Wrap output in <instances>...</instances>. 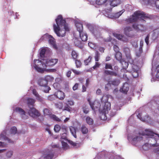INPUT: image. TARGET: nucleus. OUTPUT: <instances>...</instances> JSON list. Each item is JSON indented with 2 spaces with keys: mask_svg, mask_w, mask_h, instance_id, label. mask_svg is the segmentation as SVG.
<instances>
[{
  "mask_svg": "<svg viewBox=\"0 0 159 159\" xmlns=\"http://www.w3.org/2000/svg\"><path fill=\"white\" fill-rule=\"evenodd\" d=\"M100 57V54L99 52L97 51L95 52V55L94 56L95 60L96 61H98Z\"/></svg>",
  "mask_w": 159,
  "mask_h": 159,
  "instance_id": "ea45409f",
  "label": "nucleus"
},
{
  "mask_svg": "<svg viewBox=\"0 0 159 159\" xmlns=\"http://www.w3.org/2000/svg\"><path fill=\"white\" fill-rule=\"evenodd\" d=\"M74 103L73 101L71 100H68L65 104L69 106H71L74 105Z\"/></svg>",
  "mask_w": 159,
  "mask_h": 159,
  "instance_id": "09e8293b",
  "label": "nucleus"
},
{
  "mask_svg": "<svg viewBox=\"0 0 159 159\" xmlns=\"http://www.w3.org/2000/svg\"><path fill=\"white\" fill-rule=\"evenodd\" d=\"M13 152L12 150L8 151L6 154V156L8 158H10L13 155Z\"/></svg>",
  "mask_w": 159,
  "mask_h": 159,
  "instance_id": "f704fd0d",
  "label": "nucleus"
},
{
  "mask_svg": "<svg viewBox=\"0 0 159 159\" xmlns=\"http://www.w3.org/2000/svg\"><path fill=\"white\" fill-rule=\"evenodd\" d=\"M70 131L71 132L72 134L74 136V137L75 138H76V132H75V129L73 128H72V129L71 128H70Z\"/></svg>",
  "mask_w": 159,
  "mask_h": 159,
  "instance_id": "4d7b16f0",
  "label": "nucleus"
},
{
  "mask_svg": "<svg viewBox=\"0 0 159 159\" xmlns=\"http://www.w3.org/2000/svg\"><path fill=\"white\" fill-rule=\"evenodd\" d=\"M80 38L83 41H85L88 39L87 34L83 32L79 33Z\"/></svg>",
  "mask_w": 159,
  "mask_h": 159,
  "instance_id": "6ab92c4d",
  "label": "nucleus"
},
{
  "mask_svg": "<svg viewBox=\"0 0 159 159\" xmlns=\"http://www.w3.org/2000/svg\"><path fill=\"white\" fill-rule=\"evenodd\" d=\"M56 98L55 94L54 95H51L48 97V99L50 101H53Z\"/></svg>",
  "mask_w": 159,
  "mask_h": 159,
  "instance_id": "8fccbe9b",
  "label": "nucleus"
},
{
  "mask_svg": "<svg viewBox=\"0 0 159 159\" xmlns=\"http://www.w3.org/2000/svg\"><path fill=\"white\" fill-rule=\"evenodd\" d=\"M149 2L148 4H150L151 5L154 6L157 8L159 9V0L155 1V0H149Z\"/></svg>",
  "mask_w": 159,
  "mask_h": 159,
  "instance_id": "dca6fc26",
  "label": "nucleus"
},
{
  "mask_svg": "<svg viewBox=\"0 0 159 159\" xmlns=\"http://www.w3.org/2000/svg\"><path fill=\"white\" fill-rule=\"evenodd\" d=\"M54 156L53 154L51 151L48 150L43 151L42 157L43 159H51Z\"/></svg>",
  "mask_w": 159,
  "mask_h": 159,
  "instance_id": "1a4fd4ad",
  "label": "nucleus"
},
{
  "mask_svg": "<svg viewBox=\"0 0 159 159\" xmlns=\"http://www.w3.org/2000/svg\"><path fill=\"white\" fill-rule=\"evenodd\" d=\"M92 59V57L91 56H89L87 59L84 61V64L85 65H87L88 63L91 61Z\"/></svg>",
  "mask_w": 159,
  "mask_h": 159,
  "instance_id": "de8ad7c7",
  "label": "nucleus"
},
{
  "mask_svg": "<svg viewBox=\"0 0 159 159\" xmlns=\"http://www.w3.org/2000/svg\"><path fill=\"white\" fill-rule=\"evenodd\" d=\"M153 152L158 156H159V147L153 149Z\"/></svg>",
  "mask_w": 159,
  "mask_h": 159,
  "instance_id": "3c124183",
  "label": "nucleus"
},
{
  "mask_svg": "<svg viewBox=\"0 0 159 159\" xmlns=\"http://www.w3.org/2000/svg\"><path fill=\"white\" fill-rule=\"evenodd\" d=\"M26 101L27 105L30 108L33 107L34 106V103L35 102L34 99L31 98H28L27 99Z\"/></svg>",
  "mask_w": 159,
  "mask_h": 159,
  "instance_id": "ddd939ff",
  "label": "nucleus"
},
{
  "mask_svg": "<svg viewBox=\"0 0 159 159\" xmlns=\"http://www.w3.org/2000/svg\"><path fill=\"white\" fill-rule=\"evenodd\" d=\"M143 136L146 135L150 139H154L155 140V143L149 144L146 143L143 146V148L144 150L148 151L152 147H155L159 146V143H157L158 138H159V134L154 133L151 131L150 129H146L144 132H143L141 134Z\"/></svg>",
  "mask_w": 159,
  "mask_h": 159,
  "instance_id": "f03ea898",
  "label": "nucleus"
},
{
  "mask_svg": "<svg viewBox=\"0 0 159 159\" xmlns=\"http://www.w3.org/2000/svg\"><path fill=\"white\" fill-rule=\"evenodd\" d=\"M46 52V50L44 48L42 49L40 52V56L41 57H44Z\"/></svg>",
  "mask_w": 159,
  "mask_h": 159,
  "instance_id": "c03bdc74",
  "label": "nucleus"
},
{
  "mask_svg": "<svg viewBox=\"0 0 159 159\" xmlns=\"http://www.w3.org/2000/svg\"><path fill=\"white\" fill-rule=\"evenodd\" d=\"M50 117L54 120L60 122L61 121V120L56 115L54 114H52V115L50 116Z\"/></svg>",
  "mask_w": 159,
  "mask_h": 159,
  "instance_id": "58836bf2",
  "label": "nucleus"
},
{
  "mask_svg": "<svg viewBox=\"0 0 159 159\" xmlns=\"http://www.w3.org/2000/svg\"><path fill=\"white\" fill-rule=\"evenodd\" d=\"M56 97L60 100H63L65 97L64 93L61 91H58L55 93Z\"/></svg>",
  "mask_w": 159,
  "mask_h": 159,
  "instance_id": "4468645a",
  "label": "nucleus"
},
{
  "mask_svg": "<svg viewBox=\"0 0 159 159\" xmlns=\"http://www.w3.org/2000/svg\"><path fill=\"white\" fill-rule=\"evenodd\" d=\"M125 10H123L121 11H120L115 14V16L116 17L118 18L123 13L124 11Z\"/></svg>",
  "mask_w": 159,
  "mask_h": 159,
  "instance_id": "052dcab7",
  "label": "nucleus"
},
{
  "mask_svg": "<svg viewBox=\"0 0 159 159\" xmlns=\"http://www.w3.org/2000/svg\"><path fill=\"white\" fill-rule=\"evenodd\" d=\"M123 51L126 57H130V50L129 48L127 47L125 48H124Z\"/></svg>",
  "mask_w": 159,
  "mask_h": 159,
  "instance_id": "c85d7f7f",
  "label": "nucleus"
},
{
  "mask_svg": "<svg viewBox=\"0 0 159 159\" xmlns=\"http://www.w3.org/2000/svg\"><path fill=\"white\" fill-rule=\"evenodd\" d=\"M156 73V76L157 78H159V65H157L155 70Z\"/></svg>",
  "mask_w": 159,
  "mask_h": 159,
  "instance_id": "a18cd8bd",
  "label": "nucleus"
},
{
  "mask_svg": "<svg viewBox=\"0 0 159 159\" xmlns=\"http://www.w3.org/2000/svg\"><path fill=\"white\" fill-rule=\"evenodd\" d=\"M48 42L49 43L52 45L53 47L56 49H57V47L55 44V41H54V39L52 36V38H50V39H49Z\"/></svg>",
  "mask_w": 159,
  "mask_h": 159,
  "instance_id": "4be33fe9",
  "label": "nucleus"
},
{
  "mask_svg": "<svg viewBox=\"0 0 159 159\" xmlns=\"http://www.w3.org/2000/svg\"><path fill=\"white\" fill-rule=\"evenodd\" d=\"M16 112L19 113L21 117L24 119H27L28 116L25 114L24 110L20 107H16L15 109Z\"/></svg>",
  "mask_w": 159,
  "mask_h": 159,
  "instance_id": "9d476101",
  "label": "nucleus"
},
{
  "mask_svg": "<svg viewBox=\"0 0 159 159\" xmlns=\"http://www.w3.org/2000/svg\"><path fill=\"white\" fill-rule=\"evenodd\" d=\"M60 108L62 109L63 111L66 110L69 112H70L71 110V108L66 104V106L64 107H61Z\"/></svg>",
  "mask_w": 159,
  "mask_h": 159,
  "instance_id": "4c0bfd02",
  "label": "nucleus"
},
{
  "mask_svg": "<svg viewBox=\"0 0 159 159\" xmlns=\"http://www.w3.org/2000/svg\"><path fill=\"white\" fill-rule=\"evenodd\" d=\"M17 132L16 128L15 126H13L11 128V134H15Z\"/></svg>",
  "mask_w": 159,
  "mask_h": 159,
  "instance_id": "79ce46f5",
  "label": "nucleus"
},
{
  "mask_svg": "<svg viewBox=\"0 0 159 159\" xmlns=\"http://www.w3.org/2000/svg\"><path fill=\"white\" fill-rule=\"evenodd\" d=\"M100 65V64L98 61H96L95 65L93 66V69H95L97 67H99Z\"/></svg>",
  "mask_w": 159,
  "mask_h": 159,
  "instance_id": "e2e57ef3",
  "label": "nucleus"
},
{
  "mask_svg": "<svg viewBox=\"0 0 159 159\" xmlns=\"http://www.w3.org/2000/svg\"><path fill=\"white\" fill-rule=\"evenodd\" d=\"M5 132H2L0 135V138H2L5 140H7L8 139V138L5 135Z\"/></svg>",
  "mask_w": 159,
  "mask_h": 159,
  "instance_id": "13d9d810",
  "label": "nucleus"
},
{
  "mask_svg": "<svg viewBox=\"0 0 159 159\" xmlns=\"http://www.w3.org/2000/svg\"><path fill=\"white\" fill-rule=\"evenodd\" d=\"M58 61V59H48L46 60H43L42 63L43 67L48 66H52L55 65Z\"/></svg>",
  "mask_w": 159,
  "mask_h": 159,
  "instance_id": "423d86ee",
  "label": "nucleus"
},
{
  "mask_svg": "<svg viewBox=\"0 0 159 159\" xmlns=\"http://www.w3.org/2000/svg\"><path fill=\"white\" fill-rule=\"evenodd\" d=\"M109 5H107L105 10L107 12H110L113 7L116 6L120 3V0H109Z\"/></svg>",
  "mask_w": 159,
  "mask_h": 159,
  "instance_id": "39448f33",
  "label": "nucleus"
},
{
  "mask_svg": "<svg viewBox=\"0 0 159 159\" xmlns=\"http://www.w3.org/2000/svg\"><path fill=\"white\" fill-rule=\"evenodd\" d=\"M115 57L117 60L120 61V62L122 60L121 53L120 52H116L115 55Z\"/></svg>",
  "mask_w": 159,
  "mask_h": 159,
  "instance_id": "393cba45",
  "label": "nucleus"
},
{
  "mask_svg": "<svg viewBox=\"0 0 159 159\" xmlns=\"http://www.w3.org/2000/svg\"><path fill=\"white\" fill-rule=\"evenodd\" d=\"M149 36H150L148 34L147 36L146 37L145 39V41L147 45H148L149 43Z\"/></svg>",
  "mask_w": 159,
  "mask_h": 159,
  "instance_id": "0e129e2a",
  "label": "nucleus"
},
{
  "mask_svg": "<svg viewBox=\"0 0 159 159\" xmlns=\"http://www.w3.org/2000/svg\"><path fill=\"white\" fill-rule=\"evenodd\" d=\"M54 131L56 132H58L61 129L63 130V131L64 132V134H66L65 132H66V128L65 126L62 127L61 128V126L58 125H56L54 126Z\"/></svg>",
  "mask_w": 159,
  "mask_h": 159,
  "instance_id": "2eb2a0df",
  "label": "nucleus"
},
{
  "mask_svg": "<svg viewBox=\"0 0 159 159\" xmlns=\"http://www.w3.org/2000/svg\"><path fill=\"white\" fill-rule=\"evenodd\" d=\"M120 62L122 64V67L123 69H125L127 68L129 65L128 63L122 60Z\"/></svg>",
  "mask_w": 159,
  "mask_h": 159,
  "instance_id": "473e14b6",
  "label": "nucleus"
},
{
  "mask_svg": "<svg viewBox=\"0 0 159 159\" xmlns=\"http://www.w3.org/2000/svg\"><path fill=\"white\" fill-rule=\"evenodd\" d=\"M132 27L137 31H144V26L142 25H137L136 23H134L132 25Z\"/></svg>",
  "mask_w": 159,
  "mask_h": 159,
  "instance_id": "9b49d317",
  "label": "nucleus"
},
{
  "mask_svg": "<svg viewBox=\"0 0 159 159\" xmlns=\"http://www.w3.org/2000/svg\"><path fill=\"white\" fill-rule=\"evenodd\" d=\"M113 49L116 53L119 52V47L116 45H114Z\"/></svg>",
  "mask_w": 159,
  "mask_h": 159,
  "instance_id": "680f3d73",
  "label": "nucleus"
},
{
  "mask_svg": "<svg viewBox=\"0 0 159 159\" xmlns=\"http://www.w3.org/2000/svg\"><path fill=\"white\" fill-rule=\"evenodd\" d=\"M71 55L73 58L74 59H76L78 57V54L75 50H72L71 52Z\"/></svg>",
  "mask_w": 159,
  "mask_h": 159,
  "instance_id": "37998d69",
  "label": "nucleus"
},
{
  "mask_svg": "<svg viewBox=\"0 0 159 159\" xmlns=\"http://www.w3.org/2000/svg\"><path fill=\"white\" fill-rule=\"evenodd\" d=\"M50 38H52V36L49 35L48 34H46L41 38L40 40L43 41H47V40L48 41Z\"/></svg>",
  "mask_w": 159,
  "mask_h": 159,
  "instance_id": "b1692460",
  "label": "nucleus"
},
{
  "mask_svg": "<svg viewBox=\"0 0 159 159\" xmlns=\"http://www.w3.org/2000/svg\"><path fill=\"white\" fill-rule=\"evenodd\" d=\"M34 67L37 71L41 73H43L44 71L46 70L42 68L41 67H38V66L35 64L34 65Z\"/></svg>",
  "mask_w": 159,
  "mask_h": 159,
  "instance_id": "c756f323",
  "label": "nucleus"
},
{
  "mask_svg": "<svg viewBox=\"0 0 159 159\" xmlns=\"http://www.w3.org/2000/svg\"><path fill=\"white\" fill-rule=\"evenodd\" d=\"M32 91L33 94L35 96L37 100L41 102L43 101V98L40 97L35 89H33Z\"/></svg>",
  "mask_w": 159,
  "mask_h": 159,
  "instance_id": "f3484780",
  "label": "nucleus"
},
{
  "mask_svg": "<svg viewBox=\"0 0 159 159\" xmlns=\"http://www.w3.org/2000/svg\"><path fill=\"white\" fill-rule=\"evenodd\" d=\"M149 18V17L143 11H136L134 14L130 16V17L126 19L125 21L129 23H133L137 22L139 20L145 21V19Z\"/></svg>",
  "mask_w": 159,
  "mask_h": 159,
  "instance_id": "7ed1b4c3",
  "label": "nucleus"
},
{
  "mask_svg": "<svg viewBox=\"0 0 159 159\" xmlns=\"http://www.w3.org/2000/svg\"><path fill=\"white\" fill-rule=\"evenodd\" d=\"M80 130L82 134H86L88 132V128L84 125H83L82 126Z\"/></svg>",
  "mask_w": 159,
  "mask_h": 159,
  "instance_id": "a878e982",
  "label": "nucleus"
},
{
  "mask_svg": "<svg viewBox=\"0 0 159 159\" xmlns=\"http://www.w3.org/2000/svg\"><path fill=\"white\" fill-rule=\"evenodd\" d=\"M88 27L90 30L93 32L94 34L96 36H100V34L99 32H98L96 30H94L93 29V27L91 25H88Z\"/></svg>",
  "mask_w": 159,
  "mask_h": 159,
  "instance_id": "a211bd4d",
  "label": "nucleus"
},
{
  "mask_svg": "<svg viewBox=\"0 0 159 159\" xmlns=\"http://www.w3.org/2000/svg\"><path fill=\"white\" fill-rule=\"evenodd\" d=\"M86 121L87 124L89 125H92L93 124V119L89 116L86 118Z\"/></svg>",
  "mask_w": 159,
  "mask_h": 159,
  "instance_id": "c9c22d12",
  "label": "nucleus"
},
{
  "mask_svg": "<svg viewBox=\"0 0 159 159\" xmlns=\"http://www.w3.org/2000/svg\"><path fill=\"white\" fill-rule=\"evenodd\" d=\"M43 112L44 115L45 116H50L52 115V113L49 109L47 108H45L43 110Z\"/></svg>",
  "mask_w": 159,
  "mask_h": 159,
  "instance_id": "2f4dec72",
  "label": "nucleus"
},
{
  "mask_svg": "<svg viewBox=\"0 0 159 159\" xmlns=\"http://www.w3.org/2000/svg\"><path fill=\"white\" fill-rule=\"evenodd\" d=\"M111 72V71L110 70H105L104 71V74L107 75H110Z\"/></svg>",
  "mask_w": 159,
  "mask_h": 159,
  "instance_id": "774afa93",
  "label": "nucleus"
},
{
  "mask_svg": "<svg viewBox=\"0 0 159 159\" xmlns=\"http://www.w3.org/2000/svg\"><path fill=\"white\" fill-rule=\"evenodd\" d=\"M55 21L57 25H53V28L54 31L57 36L59 37H64L66 35V32L69 31L70 29L68 24L66 23L65 19H63L61 15H58Z\"/></svg>",
  "mask_w": 159,
  "mask_h": 159,
  "instance_id": "f257e3e1",
  "label": "nucleus"
},
{
  "mask_svg": "<svg viewBox=\"0 0 159 159\" xmlns=\"http://www.w3.org/2000/svg\"><path fill=\"white\" fill-rule=\"evenodd\" d=\"M75 64L77 68H79L80 67L81 65V63L80 61L78 60H75Z\"/></svg>",
  "mask_w": 159,
  "mask_h": 159,
  "instance_id": "864d4df0",
  "label": "nucleus"
},
{
  "mask_svg": "<svg viewBox=\"0 0 159 159\" xmlns=\"http://www.w3.org/2000/svg\"><path fill=\"white\" fill-rule=\"evenodd\" d=\"M38 84L42 87H44L47 89L46 90H45V92H47L50 89V88L48 86L47 83L44 79H40L38 81Z\"/></svg>",
  "mask_w": 159,
  "mask_h": 159,
  "instance_id": "6e6552de",
  "label": "nucleus"
},
{
  "mask_svg": "<svg viewBox=\"0 0 159 159\" xmlns=\"http://www.w3.org/2000/svg\"><path fill=\"white\" fill-rule=\"evenodd\" d=\"M108 0H96V3L98 5H102L105 3Z\"/></svg>",
  "mask_w": 159,
  "mask_h": 159,
  "instance_id": "e433bc0d",
  "label": "nucleus"
},
{
  "mask_svg": "<svg viewBox=\"0 0 159 159\" xmlns=\"http://www.w3.org/2000/svg\"><path fill=\"white\" fill-rule=\"evenodd\" d=\"M138 66L134 64H131V69L130 70V72H133V71H138L139 70Z\"/></svg>",
  "mask_w": 159,
  "mask_h": 159,
  "instance_id": "72a5a7b5",
  "label": "nucleus"
},
{
  "mask_svg": "<svg viewBox=\"0 0 159 159\" xmlns=\"http://www.w3.org/2000/svg\"><path fill=\"white\" fill-rule=\"evenodd\" d=\"M132 28L130 26H127L124 29V31L125 33L128 32H129L132 31Z\"/></svg>",
  "mask_w": 159,
  "mask_h": 159,
  "instance_id": "6e6d98bb",
  "label": "nucleus"
},
{
  "mask_svg": "<svg viewBox=\"0 0 159 159\" xmlns=\"http://www.w3.org/2000/svg\"><path fill=\"white\" fill-rule=\"evenodd\" d=\"M108 95H104L101 98V101L102 103H104L105 105L102 110V113L101 114L100 118L102 120H106L107 119L106 114H108L109 110L111 109V104L110 102H108Z\"/></svg>",
  "mask_w": 159,
  "mask_h": 159,
  "instance_id": "20e7f679",
  "label": "nucleus"
},
{
  "mask_svg": "<svg viewBox=\"0 0 159 159\" xmlns=\"http://www.w3.org/2000/svg\"><path fill=\"white\" fill-rule=\"evenodd\" d=\"M44 79L46 81L47 84H48V82H52L53 81L54 78L52 76L48 75L45 76Z\"/></svg>",
  "mask_w": 159,
  "mask_h": 159,
  "instance_id": "7c9ffc66",
  "label": "nucleus"
},
{
  "mask_svg": "<svg viewBox=\"0 0 159 159\" xmlns=\"http://www.w3.org/2000/svg\"><path fill=\"white\" fill-rule=\"evenodd\" d=\"M71 70L76 75H79L81 73V72L78 71L73 69H71Z\"/></svg>",
  "mask_w": 159,
  "mask_h": 159,
  "instance_id": "69168bd1",
  "label": "nucleus"
},
{
  "mask_svg": "<svg viewBox=\"0 0 159 159\" xmlns=\"http://www.w3.org/2000/svg\"><path fill=\"white\" fill-rule=\"evenodd\" d=\"M132 74V75L134 78H136L139 76V73L138 71H133V72H130Z\"/></svg>",
  "mask_w": 159,
  "mask_h": 159,
  "instance_id": "603ef678",
  "label": "nucleus"
},
{
  "mask_svg": "<svg viewBox=\"0 0 159 159\" xmlns=\"http://www.w3.org/2000/svg\"><path fill=\"white\" fill-rule=\"evenodd\" d=\"M75 25L77 30L79 32V33L83 32V25L82 23H77Z\"/></svg>",
  "mask_w": 159,
  "mask_h": 159,
  "instance_id": "412c9836",
  "label": "nucleus"
},
{
  "mask_svg": "<svg viewBox=\"0 0 159 159\" xmlns=\"http://www.w3.org/2000/svg\"><path fill=\"white\" fill-rule=\"evenodd\" d=\"M82 109L83 112L85 114H88L89 111L88 106L85 104H84L82 106Z\"/></svg>",
  "mask_w": 159,
  "mask_h": 159,
  "instance_id": "bb28decb",
  "label": "nucleus"
},
{
  "mask_svg": "<svg viewBox=\"0 0 159 159\" xmlns=\"http://www.w3.org/2000/svg\"><path fill=\"white\" fill-rule=\"evenodd\" d=\"M113 35L115 37H116L118 39L123 41H125V40L126 39L123 35H120L116 33L113 34Z\"/></svg>",
  "mask_w": 159,
  "mask_h": 159,
  "instance_id": "aec40b11",
  "label": "nucleus"
},
{
  "mask_svg": "<svg viewBox=\"0 0 159 159\" xmlns=\"http://www.w3.org/2000/svg\"><path fill=\"white\" fill-rule=\"evenodd\" d=\"M120 83L119 81L115 79L111 81V83L112 85L117 86Z\"/></svg>",
  "mask_w": 159,
  "mask_h": 159,
  "instance_id": "a19ab883",
  "label": "nucleus"
},
{
  "mask_svg": "<svg viewBox=\"0 0 159 159\" xmlns=\"http://www.w3.org/2000/svg\"><path fill=\"white\" fill-rule=\"evenodd\" d=\"M143 139V138L141 137L136 136L132 138L131 142L133 144H135L138 141Z\"/></svg>",
  "mask_w": 159,
  "mask_h": 159,
  "instance_id": "5701e85b",
  "label": "nucleus"
},
{
  "mask_svg": "<svg viewBox=\"0 0 159 159\" xmlns=\"http://www.w3.org/2000/svg\"><path fill=\"white\" fill-rule=\"evenodd\" d=\"M143 52V48L139 47V51L138 52H137L136 53V56L138 57H140Z\"/></svg>",
  "mask_w": 159,
  "mask_h": 159,
  "instance_id": "49530a36",
  "label": "nucleus"
},
{
  "mask_svg": "<svg viewBox=\"0 0 159 159\" xmlns=\"http://www.w3.org/2000/svg\"><path fill=\"white\" fill-rule=\"evenodd\" d=\"M79 84L78 83H76L73 87V90L75 91L77 90L78 88Z\"/></svg>",
  "mask_w": 159,
  "mask_h": 159,
  "instance_id": "338daca9",
  "label": "nucleus"
},
{
  "mask_svg": "<svg viewBox=\"0 0 159 159\" xmlns=\"http://www.w3.org/2000/svg\"><path fill=\"white\" fill-rule=\"evenodd\" d=\"M105 68L106 69H110L111 70H113L112 66L111 64H110L106 63Z\"/></svg>",
  "mask_w": 159,
  "mask_h": 159,
  "instance_id": "5fc2aeb1",
  "label": "nucleus"
},
{
  "mask_svg": "<svg viewBox=\"0 0 159 159\" xmlns=\"http://www.w3.org/2000/svg\"><path fill=\"white\" fill-rule=\"evenodd\" d=\"M110 75H111V76H117L119 75V72H116L115 71H111Z\"/></svg>",
  "mask_w": 159,
  "mask_h": 159,
  "instance_id": "bf43d9fd",
  "label": "nucleus"
},
{
  "mask_svg": "<svg viewBox=\"0 0 159 159\" xmlns=\"http://www.w3.org/2000/svg\"><path fill=\"white\" fill-rule=\"evenodd\" d=\"M74 43L75 46L81 48V42L77 38H75L74 40Z\"/></svg>",
  "mask_w": 159,
  "mask_h": 159,
  "instance_id": "cd10ccee",
  "label": "nucleus"
},
{
  "mask_svg": "<svg viewBox=\"0 0 159 159\" xmlns=\"http://www.w3.org/2000/svg\"><path fill=\"white\" fill-rule=\"evenodd\" d=\"M29 115L32 117L34 118L40 116L41 114L38 110L34 107H30L28 111Z\"/></svg>",
  "mask_w": 159,
  "mask_h": 159,
  "instance_id": "0eeeda50",
  "label": "nucleus"
},
{
  "mask_svg": "<svg viewBox=\"0 0 159 159\" xmlns=\"http://www.w3.org/2000/svg\"><path fill=\"white\" fill-rule=\"evenodd\" d=\"M129 84L126 82L124 84L122 87L120 88V91L126 94L129 90Z\"/></svg>",
  "mask_w": 159,
  "mask_h": 159,
  "instance_id": "f8f14e48",
  "label": "nucleus"
}]
</instances>
